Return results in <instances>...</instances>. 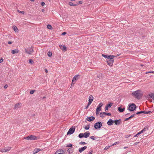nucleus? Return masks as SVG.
<instances>
[{"label":"nucleus","mask_w":154,"mask_h":154,"mask_svg":"<svg viewBox=\"0 0 154 154\" xmlns=\"http://www.w3.org/2000/svg\"><path fill=\"white\" fill-rule=\"evenodd\" d=\"M132 95L135 98L140 99L143 95V93L140 90H138L133 92Z\"/></svg>","instance_id":"1"},{"label":"nucleus","mask_w":154,"mask_h":154,"mask_svg":"<svg viewBox=\"0 0 154 154\" xmlns=\"http://www.w3.org/2000/svg\"><path fill=\"white\" fill-rule=\"evenodd\" d=\"M42 11L43 12H44L45 11V10L44 9H42Z\"/></svg>","instance_id":"62"},{"label":"nucleus","mask_w":154,"mask_h":154,"mask_svg":"<svg viewBox=\"0 0 154 154\" xmlns=\"http://www.w3.org/2000/svg\"><path fill=\"white\" fill-rule=\"evenodd\" d=\"M154 71H149V72H145V73L146 74H148L149 73H154Z\"/></svg>","instance_id":"43"},{"label":"nucleus","mask_w":154,"mask_h":154,"mask_svg":"<svg viewBox=\"0 0 154 154\" xmlns=\"http://www.w3.org/2000/svg\"><path fill=\"white\" fill-rule=\"evenodd\" d=\"M143 111H141L139 112V114H140L142 113H143Z\"/></svg>","instance_id":"61"},{"label":"nucleus","mask_w":154,"mask_h":154,"mask_svg":"<svg viewBox=\"0 0 154 154\" xmlns=\"http://www.w3.org/2000/svg\"><path fill=\"white\" fill-rule=\"evenodd\" d=\"M148 129V127L147 126H145L144 128L141 131H142V133L143 132H145V131H146Z\"/></svg>","instance_id":"27"},{"label":"nucleus","mask_w":154,"mask_h":154,"mask_svg":"<svg viewBox=\"0 0 154 154\" xmlns=\"http://www.w3.org/2000/svg\"><path fill=\"white\" fill-rule=\"evenodd\" d=\"M42 150L36 148L33 151V154H36L39 151L41 150Z\"/></svg>","instance_id":"19"},{"label":"nucleus","mask_w":154,"mask_h":154,"mask_svg":"<svg viewBox=\"0 0 154 154\" xmlns=\"http://www.w3.org/2000/svg\"><path fill=\"white\" fill-rule=\"evenodd\" d=\"M66 34V32H64L62 33V35H65V34Z\"/></svg>","instance_id":"53"},{"label":"nucleus","mask_w":154,"mask_h":154,"mask_svg":"<svg viewBox=\"0 0 154 154\" xmlns=\"http://www.w3.org/2000/svg\"><path fill=\"white\" fill-rule=\"evenodd\" d=\"M18 11L20 13H21L22 14H24V12L23 11H21L19 10H18Z\"/></svg>","instance_id":"46"},{"label":"nucleus","mask_w":154,"mask_h":154,"mask_svg":"<svg viewBox=\"0 0 154 154\" xmlns=\"http://www.w3.org/2000/svg\"><path fill=\"white\" fill-rule=\"evenodd\" d=\"M67 151L69 153H71L73 151V149H72V148H70Z\"/></svg>","instance_id":"31"},{"label":"nucleus","mask_w":154,"mask_h":154,"mask_svg":"<svg viewBox=\"0 0 154 154\" xmlns=\"http://www.w3.org/2000/svg\"><path fill=\"white\" fill-rule=\"evenodd\" d=\"M104 114H105V115H107L108 116H110L111 115V114L109 113H106L105 112V113Z\"/></svg>","instance_id":"42"},{"label":"nucleus","mask_w":154,"mask_h":154,"mask_svg":"<svg viewBox=\"0 0 154 154\" xmlns=\"http://www.w3.org/2000/svg\"><path fill=\"white\" fill-rule=\"evenodd\" d=\"M146 98H147L148 99H149L150 98H152L154 100V94L151 93L149 94L146 96Z\"/></svg>","instance_id":"13"},{"label":"nucleus","mask_w":154,"mask_h":154,"mask_svg":"<svg viewBox=\"0 0 154 154\" xmlns=\"http://www.w3.org/2000/svg\"><path fill=\"white\" fill-rule=\"evenodd\" d=\"M34 63L32 59H30L29 60V63L31 64H32Z\"/></svg>","instance_id":"38"},{"label":"nucleus","mask_w":154,"mask_h":154,"mask_svg":"<svg viewBox=\"0 0 154 154\" xmlns=\"http://www.w3.org/2000/svg\"><path fill=\"white\" fill-rule=\"evenodd\" d=\"M108 107L107 106H106L105 107V111H106L108 110Z\"/></svg>","instance_id":"47"},{"label":"nucleus","mask_w":154,"mask_h":154,"mask_svg":"<svg viewBox=\"0 0 154 154\" xmlns=\"http://www.w3.org/2000/svg\"><path fill=\"white\" fill-rule=\"evenodd\" d=\"M12 42H11V41H9V42H8V44H12Z\"/></svg>","instance_id":"59"},{"label":"nucleus","mask_w":154,"mask_h":154,"mask_svg":"<svg viewBox=\"0 0 154 154\" xmlns=\"http://www.w3.org/2000/svg\"><path fill=\"white\" fill-rule=\"evenodd\" d=\"M45 72L46 73H47L48 72V71L46 69H45Z\"/></svg>","instance_id":"63"},{"label":"nucleus","mask_w":154,"mask_h":154,"mask_svg":"<svg viewBox=\"0 0 154 154\" xmlns=\"http://www.w3.org/2000/svg\"><path fill=\"white\" fill-rule=\"evenodd\" d=\"M114 58H112L111 59H109L108 60H106V62L107 63L108 65L110 66H112L113 64V63L114 61Z\"/></svg>","instance_id":"6"},{"label":"nucleus","mask_w":154,"mask_h":154,"mask_svg":"<svg viewBox=\"0 0 154 154\" xmlns=\"http://www.w3.org/2000/svg\"><path fill=\"white\" fill-rule=\"evenodd\" d=\"M47 28L49 29H52L53 28H52V26L50 25H49V24H48L47 25Z\"/></svg>","instance_id":"30"},{"label":"nucleus","mask_w":154,"mask_h":154,"mask_svg":"<svg viewBox=\"0 0 154 154\" xmlns=\"http://www.w3.org/2000/svg\"><path fill=\"white\" fill-rule=\"evenodd\" d=\"M38 137H36L34 135H30L28 137H24V139H26L28 140H34L38 139Z\"/></svg>","instance_id":"2"},{"label":"nucleus","mask_w":154,"mask_h":154,"mask_svg":"<svg viewBox=\"0 0 154 154\" xmlns=\"http://www.w3.org/2000/svg\"><path fill=\"white\" fill-rule=\"evenodd\" d=\"M142 131H140L139 132H138L137 134H136L134 136V137H138V135H139L140 134H141V133H142Z\"/></svg>","instance_id":"29"},{"label":"nucleus","mask_w":154,"mask_h":154,"mask_svg":"<svg viewBox=\"0 0 154 154\" xmlns=\"http://www.w3.org/2000/svg\"><path fill=\"white\" fill-rule=\"evenodd\" d=\"M89 106H88V105H87L85 107V109H88Z\"/></svg>","instance_id":"54"},{"label":"nucleus","mask_w":154,"mask_h":154,"mask_svg":"<svg viewBox=\"0 0 154 154\" xmlns=\"http://www.w3.org/2000/svg\"><path fill=\"white\" fill-rule=\"evenodd\" d=\"M139 142H135V143H134V144L133 145V146H135V145H137V144H138V143H139Z\"/></svg>","instance_id":"44"},{"label":"nucleus","mask_w":154,"mask_h":154,"mask_svg":"<svg viewBox=\"0 0 154 154\" xmlns=\"http://www.w3.org/2000/svg\"><path fill=\"white\" fill-rule=\"evenodd\" d=\"M135 116V114H134L133 115H131L130 117V118H131V119L132 117H133L134 116Z\"/></svg>","instance_id":"52"},{"label":"nucleus","mask_w":154,"mask_h":154,"mask_svg":"<svg viewBox=\"0 0 154 154\" xmlns=\"http://www.w3.org/2000/svg\"><path fill=\"white\" fill-rule=\"evenodd\" d=\"M79 76V75H76L74 76L73 78L72 82V84H73L74 85L76 81L78 79V77Z\"/></svg>","instance_id":"10"},{"label":"nucleus","mask_w":154,"mask_h":154,"mask_svg":"<svg viewBox=\"0 0 154 154\" xmlns=\"http://www.w3.org/2000/svg\"><path fill=\"white\" fill-rule=\"evenodd\" d=\"M64 152L63 150L59 149L56 151L54 154H64Z\"/></svg>","instance_id":"12"},{"label":"nucleus","mask_w":154,"mask_h":154,"mask_svg":"<svg viewBox=\"0 0 154 154\" xmlns=\"http://www.w3.org/2000/svg\"><path fill=\"white\" fill-rule=\"evenodd\" d=\"M87 148L86 146H84L83 147H82L79 149V152L81 153L85 149Z\"/></svg>","instance_id":"17"},{"label":"nucleus","mask_w":154,"mask_h":154,"mask_svg":"<svg viewBox=\"0 0 154 154\" xmlns=\"http://www.w3.org/2000/svg\"><path fill=\"white\" fill-rule=\"evenodd\" d=\"M21 105L22 103H20L16 104L14 105V109H15L20 108L21 107Z\"/></svg>","instance_id":"11"},{"label":"nucleus","mask_w":154,"mask_h":154,"mask_svg":"<svg viewBox=\"0 0 154 154\" xmlns=\"http://www.w3.org/2000/svg\"><path fill=\"white\" fill-rule=\"evenodd\" d=\"M102 56L104 57V58H107L108 59H109L112 58H114L116 56L114 55H105L104 54H103L102 55Z\"/></svg>","instance_id":"9"},{"label":"nucleus","mask_w":154,"mask_h":154,"mask_svg":"<svg viewBox=\"0 0 154 154\" xmlns=\"http://www.w3.org/2000/svg\"><path fill=\"white\" fill-rule=\"evenodd\" d=\"M79 137L80 138L84 137V135L83 133L80 134L79 135Z\"/></svg>","instance_id":"28"},{"label":"nucleus","mask_w":154,"mask_h":154,"mask_svg":"<svg viewBox=\"0 0 154 154\" xmlns=\"http://www.w3.org/2000/svg\"><path fill=\"white\" fill-rule=\"evenodd\" d=\"M26 52L29 54H31L33 52V49L32 47H29L27 49H25Z\"/></svg>","instance_id":"3"},{"label":"nucleus","mask_w":154,"mask_h":154,"mask_svg":"<svg viewBox=\"0 0 154 154\" xmlns=\"http://www.w3.org/2000/svg\"><path fill=\"white\" fill-rule=\"evenodd\" d=\"M72 144H69L66 146V147H72Z\"/></svg>","instance_id":"40"},{"label":"nucleus","mask_w":154,"mask_h":154,"mask_svg":"<svg viewBox=\"0 0 154 154\" xmlns=\"http://www.w3.org/2000/svg\"><path fill=\"white\" fill-rule=\"evenodd\" d=\"M8 87V85H4V88L5 89H6Z\"/></svg>","instance_id":"49"},{"label":"nucleus","mask_w":154,"mask_h":154,"mask_svg":"<svg viewBox=\"0 0 154 154\" xmlns=\"http://www.w3.org/2000/svg\"><path fill=\"white\" fill-rule=\"evenodd\" d=\"M79 144L81 145H84L86 143L85 142L81 141L79 143Z\"/></svg>","instance_id":"37"},{"label":"nucleus","mask_w":154,"mask_h":154,"mask_svg":"<svg viewBox=\"0 0 154 154\" xmlns=\"http://www.w3.org/2000/svg\"><path fill=\"white\" fill-rule=\"evenodd\" d=\"M114 122V121L111 119H109L107 122V124L109 125H111Z\"/></svg>","instance_id":"15"},{"label":"nucleus","mask_w":154,"mask_h":154,"mask_svg":"<svg viewBox=\"0 0 154 154\" xmlns=\"http://www.w3.org/2000/svg\"><path fill=\"white\" fill-rule=\"evenodd\" d=\"M35 91V90H33L30 91V93L31 94H33V93Z\"/></svg>","instance_id":"41"},{"label":"nucleus","mask_w":154,"mask_h":154,"mask_svg":"<svg viewBox=\"0 0 154 154\" xmlns=\"http://www.w3.org/2000/svg\"><path fill=\"white\" fill-rule=\"evenodd\" d=\"M105 113V112H100V117H101L102 118H103L105 117V114H104Z\"/></svg>","instance_id":"23"},{"label":"nucleus","mask_w":154,"mask_h":154,"mask_svg":"<svg viewBox=\"0 0 154 154\" xmlns=\"http://www.w3.org/2000/svg\"><path fill=\"white\" fill-rule=\"evenodd\" d=\"M90 138L91 139L93 140H96V137L94 136H92L90 137Z\"/></svg>","instance_id":"36"},{"label":"nucleus","mask_w":154,"mask_h":154,"mask_svg":"<svg viewBox=\"0 0 154 154\" xmlns=\"http://www.w3.org/2000/svg\"><path fill=\"white\" fill-rule=\"evenodd\" d=\"M84 137L85 138H87L89 137L90 135V133L89 131H87L84 134Z\"/></svg>","instance_id":"18"},{"label":"nucleus","mask_w":154,"mask_h":154,"mask_svg":"<svg viewBox=\"0 0 154 154\" xmlns=\"http://www.w3.org/2000/svg\"><path fill=\"white\" fill-rule=\"evenodd\" d=\"M84 128L85 130H88L90 128L89 125H88L87 126H84Z\"/></svg>","instance_id":"32"},{"label":"nucleus","mask_w":154,"mask_h":154,"mask_svg":"<svg viewBox=\"0 0 154 154\" xmlns=\"http://www.w3.org/2000/svg\"><path fill=\"white\" fill-rule=\"evenodd\" d=\"M92 102H91L90 101H89L88 102V106H89L91 104V103H92Z\"/></svg>","instance_id":"51"},{"label":"nucleus","mask_w":154,"mask_h":154,"mask_svg":"<svg viewBox=\"0 0 154 154\" xmlns=\"http://www.w3.org/2000/svg\"><path fill=\"white\" fill-rule=\"evenodd\" d=\"M82 1H80V2H79V4H82Z\"/></svg>","instance_id":"64"},{"label":"nucleus","mask_w":154,"mask_h":154,"mask_svg":"<svg viewBox=\"0 0 154 154\" xmlns=\"http://www.w3.org/2000/svg\"><path fill=\"white\" fill-rule=\"evenodd\" d=\"M109 146H106L105 147V149H108L109 148Z\"/></svg>","instance_id":"55"},{"label":"nucleus","mask_w":154,"mask_h":154,"mask_svg":"<svg viewBox=\"0 0 154 154\" xmlns=\"http://www.w3.org/2000/svg\"><path fill=\"white\" fill-rule=\"evenodd\" d=\"M13 28L14 29V30L15 32H18V30L17 29V27L15 26H13Z\"/></svg>","instance_id":"26"},{"label":"nucleus","mask_w":154,"mask_h":154,"mask_svg":"<svg viewBox=\"0 0 154 154\" xmlns=\"http://www.w3.org/2000/svg\"><path fill=\"white\" fill-rule=\"evenodd\" d=\"M151 113V111H147V112L146 114H148L149 113Z\"/></svg>","instance_id":"58"},{"label":"nucleus","mask_w":154,"mask_h":154,"mask_svg":"<svg viewBox=\"0 0 154 154\" xmlns=\"http://www.w3.org/2000/svg\"><path fill=\"white\" fill-rule=\"evenodd\" d=\"M131 119V118H130V117H129L128 118H127L125 119V121H127V120H128L129 119Z\"/></svg>","instance_id":"50"},{"label":"nucleus","mask_w":154,"mask_h":154,"mask_svg":"<svg viewBox=\"0 0 154 154\" xmlns=\"http://www.w3.org/2000/svg\"><path fill=\"white\" fill-rule=\"evenodd\" d=\"M101 111V108H99L98 107H97L96 111V115H97L99 113V112Z\"/></svg>","instance_id":"24"},{"label":"nucleus","mask_w":154,"mask_h":154,"mask_svg":"<svg viewBox=\"0 0 154 154\" xmlns=\"http://www.w3.org/2000/svg\"><path fill=\"white\" fill-rule=\"evenodd\" d=\"M95 119V117L93 116H91L87 117L86 119L89 122H91L93 121Z\"/></svg>","instance_id":"14"},{"label":"nucleus","mask_w":154,"mask_h":154,"mask_svg":"<svg viewBox=\"0 0 154 154\" xmlns=\"http://www.w3.org/2000/svg\"><path fill=\"white\" fill-rule=\"evenodd\" d=\"M112 105V103H110L108 104L106 106L108 107H110Z\"/></svg>","instance_id":"35"},{"label":"nucleus","mask_w":154,"mask_h":154,"mask_svg":"<svg viewBox=\"0 0 154 154\" xmlns=\"http://www.w3.org/2000/svg\"><path fill=\"white\" fill-rule=\"evenodd\" d=\"M94 97L92 95H90L89 96V100L88 101H90L92 102L93 100Z\"/></svg>","instance_id":"22"},{"label":"nucleus","mask_w":154,"mask_h":154,"mask_svg":"<svg viewBox=\"0 0 154 154\" xmlns=\"http://www.w3.org/2000/svg\"><path fill=\"white\" fill-rule=\"evenodd\" d=\"M125 109L124 108H123L122 109L121 107L118 108V110L120 112H122Z\"/></svg>","instance_id":"25"},{"label":"nucleus","mask_w":154,"mask_h":154,"mask_svg":"<svg viewBox=\"0 0 154 154\" xmlns=\"http://www.w3.org/2000/svg\"><path fill=\"white\" fill-rule=\"evenodd\" d=\"M41 4L42 6H43L45 5V3L44 2H41Z\"/></svg>","instance_id":"48"},{"label":"nucleus","mask_w":154,"mask_h":154,"mask_svg":"<svg viewBox=\"0 0 154 154\" xmlns=\"http://www.w3.org/2000/svg\"><path fill=\"white\" fill-rule=\"evenodd\" d=\"M143 113L144 114H146V111H143Z\"/></svg>","instance_id":"57"},{"label":"nucleus","mask_w":154,"mask_h":154,"mask_svg":"<svg viewBox=\"0 0 154 154\" xmlns=\"http://www.w3.org/2000/svg\"><path fill=\"white\" fill-rule=\"evenodd\" d=\"M48 55L49 57H51L52 55V53L51 52H49L48 53Z\"/></svg>","instance_id":"39"},{"label":"nucleus","mask_w":154,"mask_h":154,"mask_svg":"<svg viewBox=\"0 0 154 154\" xmlns=\"http://www.w3.org/2000/svg\"><path fill=\"white\" fill-rule=\"evenodd\" d=\"M102 126V124L100 122H98L95 123L94 125V128L96 129H100Z\"/></svg>","instance_id":"5"},{"label":"nucleus","mask_w":154,"mask_h":154,"mask_svg":"<svg viewBox=\"0 0 154 154\" xmlns=\"http://www.w3.org/2000/svg\"><path fill=\"white\" fill-rule=\"evenodd\" d=\"M136 108V105L134 103H132L129 106L128 109L130 111H133L135 110Z\"/></svg>","instance_id":"4"},{"label":"nucleus","mask_w":154,"mask_h":154,"mask_svg":"<svg viewBox=\"0 0 154 154\" xmlns=\"http://www.w3.org/2000/svg\"><path fill=\"white\" fill-rule=\"evenodd\" d=\"M19 52V50L17 49L15 50H12L11 51V53L13 54H14L15 53H18Z\"/></svg>","instance_id":"21"},{"label":"nucleus","mask_w":154,"mask_h":154,"mask_svg":"<svg viewBox=\"0 0 154 154\" xmlns=\"http://www.w3.org/2000/svg\"><path fill=\"white\" fill-rule=\"evenodd\" d=\"M103 104L102 103H99L97 106V107L101 108V107L102 106Z\"/></svg>","instance_id":"34"},{"label":"nucleus","mask_w":154,"mask_h":154,"mask_svg":"<svg viewBox=\"0 0 154 154\" xmlns=\"http://www.w3.org/2000/svg\"><path fill=\"white\" fill-rule=\"evenodd\" d=\"M92 151H91V152H90L88 154H92Z\"/></svg>","instance_id":"60"},{"label":"nucleus","mask_w":154,"mask_h":154,"mask_svg":"<svg viewBox=\"0 0 154 154\" xmlns=\"http://www.w3.org/2000/svg\"><path fill=\"white\" fill-rule=\"evenodd\" d=\"M121 122V120L119 119L117 120H115L114 121V122H115V124L116 125H119L120 124Z\"/></svg>","instance_id":"20"},{"label":"nucleus","mask_w":154,"mask_h":154,"mask_svg":"<svg viewBox=\"0 0 154 154\" xmlns=\"http://www.w3.org/2000/svg\"><path fill=\"white\" fill-rule=\"evenodd\" d=\"M69 4L71 6H75L76 5V4H74L71 2H69Z\"/></svg>","instance_id":"33"},{"label":"nucleus","mask_w":154,"mask_h":154,"mask_svg":"<svg viewBox=\"0 0 154 154\" xmlns=\"http://www.w3.org/2000/svg\"><path fill=\"white\" fill-rule=\"evenodd\" d=\"M11 149V147H8L5 148L4 149H0V152H6L9 151Z\"/></svg>","instance_id":"8"},{"label":"nucleus","mask_w":154,"mask_h":154,"mask_svg":"<svg viewBox=\"0 0 154 154\" xmlns=\"http://www.w3.org/2000/svg\"><path fill=\"white\" fill-rule=\"evenodd\" d=\"M75 131V128L74 127H71L67 133V134H73Z\"/></svg>","instance_id":"7"},{"label":"nucleus","mask_w":154,"mask_h":154,"mask_svg":"<svg viewBox=\"0 0 154 154\" xmlns=\"http://www.w3.org/2000/svg\"><path fill=\"white\" fill-rule=\"evenodd\" d=\"M131 136V135H130V134L127 135H126L125 136V137L126 138H128L129 137H130Z\"/></svg>","instance_id":"45"},{"label":"nucleus","mask_w":154,"mask_h":154,"mask_svg":"<svg viewBox=\"0 0 154 154\" xmlns=\"http://www.w3.org/2000/svg\"><path fill=\"white\" fill-rule=\"evenodd\" d=\"M3 59H2L0 60V63H2L3 61Z\"/></svg>","instance_id":"56"},{"label":"nucleus","mask_w":154,"mask_h":154,"mask_svg":"<svg viewBox=\"0 0 154 154\" xmlns=\"http://www.w3.org/2000/svg\"><path fill=\"white\" fill-rule=\"evenodd\" d=\"M59 47L60 49L64 51H65L66 50V48L64 46H62V45H59Z\"/></svg>","instance_id":"16"}]
</instances>
